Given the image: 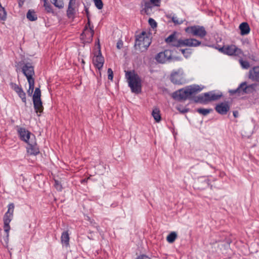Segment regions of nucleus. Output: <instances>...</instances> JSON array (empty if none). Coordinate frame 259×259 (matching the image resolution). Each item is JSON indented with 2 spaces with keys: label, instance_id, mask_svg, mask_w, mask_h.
Listing matches in <instances>:
<instances>
[{
  "label": "nucleus",
  "instance_id": "nucleus-47",
  "mask_svg": "<svg viewBox=\"0 0 259 259\" xmlns=\"http://www.w3.org/2000/svg\"><path fill=\"white\" fill-rule=\"evenodd\" d=\"M122 42H118L117 43V48L119 49H121V48L122 47Z\"/></svg>",
  "mask_w": 259,
  "mask_h": 259
},
{
  "label": "nucleus",
  "instance_id": "nucleus-30",
  "mask_svg": "<svg viewBox=\"0 0 259 259\" xmlns=\"http://www.w3.org/2000/svg\"><path fill=\"white\" fill-rule=\"evenodd\" d=\"M27 81L29 83V89L27 91V93L29 96H31L34 89V79L28 80Z\"/></svg>",
  "mask_w": 259,
  "mask_h": 259
},
{
  "label": "nucleus",
  "instance_id": "nucleus-15",
  "mask_svg": "<svg viewBox=\"0 0 259 259\" xmlns=\"http://www.w3.org/2000/svg\"><path fill=\"white\" fill-rule=\"evenodd\" d=\"M10 85L11 88L17 94L19 98H21L22 101L26 104V93L24 92L22 87L13 82H11Z\"/></svg>",
  "mask_w": 259,
  "mask_h": 259
},
{
  "label": "nucleus",
  "instance_id": "nucleus-21",
  "mask_svg": "<svg viewBox=\"0 0 259 259\" xmlns=\"http://www.w3.org/2000/svg\"><path fill=\"white\" fill-rule=\"evenodd\" d=\"M215 109L219 114L225 115L230 110V106L227 103L222 102L216 105Z\"/></svg>",
  "mask_w": 259,
  "mask_h": 259
},
{
  "label": "nucleus",
  "instance_id": "nucleus-40",
  "mask_svg": "<svg viewBox=\"0 0 259 259\" xmlns=\"http://www.w3.org/2000/svg\"><path fill=\"white\" fill-rule=\"evenodd\" d=\"M54 187L56 190L58 191H61L62 190V186L60 182L58 180H54Z\"/></svg>",
  "mask_w": 259,
  "mask_h": 259
},
{
  "label": "nucleus",
  "instance_id": "nucleus-18",
  "mask_svg": "<svg viewBox=\"0 0 259 259\" xmlns=\"http://www.w3.org/2000/svg\"><path fill=\"white\" fill-rule=\"evenodd\" d=\"M189 96L187 88L185 89H182L176 91L172 94V98L178 101L186 100Z\"/></svg>",
  "mask_w": 259,
  "mask_h": 259
},
{
  "label": "nucleus",
  "instance_id": "nucleus-5",
  "mask_svg": "<svg viewBox=\"0 0 259 259\" xmlns=\"http://www.w3.org/2000/svg\"><path fill=\"white\" fill-rule=\"evenodd\" d=\"M155 59L158 63L161 64L180 60L179 57H172V52L169 50H165L163 52H159L156 55Z\"/></svg>",
  "mask_w": 259,
  "mask_h": 259
},
{
  "label": "nucleus",
  "instance_id": "nucleus-23",
  "mask_svg": "<svg viewBox=\"0 0 259 259\" xmlns=\"http://www.w3.org/2000/svg\"><path fill=\"white\" fill-rule=\"evenodd\" d=\"M239 29L240 30V34L241 35H247L250 31L249 26L247 22L241 23L239 25Z\"/></svg>",
  "mask_w": 259,
  "mask_h": 259
},
{
  "label": "nucleus",
  "instance_id": "nucleus-3",
  "mask_svg": "<svg viewBox=\"0 0 259 259\" xmlns=\"http://www.w3.org/2000/svg\"><path fill=\"white\" fill-rule=\"evenodd\" d=\"M222 96L221 92L213 90L197 96L194 101L196 103L206 104L209 102L218 100Z\"/></svg>",
  "mask_w": 259,
  "mask_h": 259
},
{
  "label": "nucleus",
  "instance_id": "nucleus-11",
  "mask_svg": "<svg viewBox=\"0 0 259 259\" xmlns=\"http://www.w3.org/2000/svg\"><path fill=\"white\" fill-rule=\"evenodd\" d=\"M177 46V47L187 46L190 47H197L200 45L203 46H205L204 44H201V42L195 38H186L184 39H179L177 43L175 45Z\"/></svg>",
  "mask_w": 259,
  "mask_h": 259
},
{
  "label": "nucleus",
  "instance_id": "nucleus-4",
  "mask_svg": "<svg viewBox=\"0 0 259 259\" xmlns=\"http://www.w3.org/2000/svg\"><path fill=\"white\" fill-rule=\"evenodd\" d=\"M209 47L214 48L215 49L218 50L223 54L229 56H236L241 57L243 55V52L240 49L237 48L235 45H231L224 46L222 47H220L219 45H211L209 46Z\"/></svg>",
  "mask_w": 259,
  "mask_h": 259
},
{
  "label": "nucleus",
  "instance_id": "nucleus-10",
  "mask_svg": "<svg viewBox=\"0 0 259 259\" xmlns=\"http://www.w3.org/2000/svg\"><path fill=\"white\" fill-rule=\"evenodd\" d=\"M16 128L19 137L21 141L28 143L32 140H35V136L25 128L17 126Z\"/></svg>",
  "mask_w": 259,
  "mask_h": 259
},
{
  "label": "nucleus",
  "instance_id": "nucleus-48",
  "mask_svg": "<svg viewBox=\"0 0 259 259\" xmlns=\"http://www.w3.org/2000/svg\"><path fill=\"white\" fill-rule=\"evenodd\" d=\"M90 179V178H88L87 179H82L81 180V184H84V183H87L88 182V180Z\"/></svg>",
  "mask_w": 259,
  "mask_h": 259
},
{
  "label": "nucleus",
  "instance_id": "nucleus-51",
  "mask_svg": "<svg viewBox=\"0 0 259 259\" xmlns=\"http://www.w3.org/2000/svg\"><path fill=\"white\" fill-rule=\"evenodd\" d=\"M210 189H212V185L210 186Z\"/></svg>",
  "mask_w": 259,
  "mask_h": 259
},
{
  "label": "nucleus",
  "instance_id": "nucleus-6",
  "mask_svg": "<svg viewBox=\"0 0 259 259\" xmlns=\"http://www.w3.org/2000/svg\"><path fill=\"white\" fill-rule=\"evenodd\" d=\"M8 209L3 217L4 229L7 234L6 238L8 240L9 237V232L11 229L10 223L13 218V212L14 210V204L13 203H10L8 206Z\"/></svg>",
  "mask_w": 259,
  "mask_h": 259
},
{
  "label": "nucleus",
  "instance_id": "nucleus-8",
  "mask_svg": "<svg viewBox=\"0 0 259 259\" xmlns=\"http://www.w3.org/2000/svg\"><path fill=\"white\" fill-rule=\"evenodd\" d=\"M87 17L88 19V24L89 26V29L88 28L87 25H86L84 28L83 31L81 34V39L84 40L85 42L90 43L93 40V37L94 34V31L93 29V26H90V21L89 17V11L86 9L85 10Z\"/></svg>",
  "mask_w": 259,
  "mask_h": 259
},
{
  "label": "nucleus",
  "instance_id": "nucleus-43",
  "mask_svg": "<svg viewBox=\"0 0 259 259\" xmlns=\"http://www.w3.org/2000/svg\"><path fill=\"white\" fill-rule=\"evenodd\" d=\"M148 22L150 26L152 28H154L156 27L157 26V23L152 18H149L148 20Z\"/></svg>",
  "mask_w": 259,
  "mask_h": 259
},
{
  "label": "nucleus",
  "instance_id": "nucleus-27",
  "mask_svg": "<svg viewBox=\"0 0 259 259\" xmlns=\"http://www.w3.org/2000/svg\"><path fill=\"white\" fill-rule=\"evenodd\" d=\"M165 40L166 43L171 44L172 46L177 47V46L175 45L178 41V40H177L176 38V32H174L171 33Z\"/></svg>",
  "mask_w": 259,
  "mask_h": 259
},
{
  "label": "nucleus",
  "instance_id": "nucleus-24",
  "mask_svg": "<svg viewBox=\"0 0 259 259\" xmlns=\"http://www.w3.org/2000/svg\"><path fill=\"white\" fill-rule=\"evenodd\" d=\"M69 235L68 231H65L62 232L61 236V241L63 245L66 247L69 246Z\"/></svg>",
  "mask_w": 259,
  "mask_h": 259
},
{
  "label": "nucleus",
  "instance_id": "nucleus-1",
  "mask_svg": "<svg viewBox=\"0 0 259 259\" xmlns=\"http://www.w3.org/2000/svg\"><path fill=\"white\" fill-rule=\"evenodd\" d=\"M151 43V39L145 31L136 36L135 48L141 52H145Z\"/></svg>",
  "mask_w": 259,
  "mask_h": 259
},
{
  "label": "nucleus",
  "instance_id": "nucleus-49",
  "mask_svg": "<svg viewBox=\"0 0 259 259\" xmlns=\"http://www.w3.org/2000/svg\"><path fill=\"white\" fill-rule=\"evenodd\" d=\"M233 114L234 116L235 117H236L238 116V113L237 111H233Z\"/></svg>",
  "mask_w": 259,
  "mask_h": 259
},
{
  "label": "nucleus",
  "instance_id": "nucleus-50",
  "mask_svg": "<svg viewBox=\"0 0 259 259\" xmlns=\"http://www.w3.org/2000/svg\"><path fill=\"white\" fill-rule=\"evenodd\" d=\"M200 167V165L198 164V165H195V166H194L193 167H191V169H193L194 168H199Z\"/></svg>",
  "mask_w": 259,
  "mask_h": 259
},
{
  "label": "nucleus",
  "instance_id": "nucleus-42",
  "mask_svg": "<svg viewBox=\"0 0 259 259\" xmlns=\"http://www.w3.org/2000/svg\"><path fill=\"white\" fill-rule=\"evenodd\" d=\"M176 109L181 113L184 114L189 111L190 109L183 107L182 105L177 106Z\"/></svg>",
  "mask_w": 259,
  "mask_h": 259
},
{
  "label": "nucleus",
  "instance_id": "nucleus-33",
  "mask_svg": "<svg viewBox=\"0 0 259 259\" xmlns=\"http://www.w3.org/2000/svg\"><path fill=\"white\" fill-rule=\"evenodd\" d=\"M212 111V110L211 109L198 108L196 109V111L198 113L203 116L207 115Z\"/></svg>",
  "mask_w": 259,
  "mask_h": 259
},
{
  "label": "nucleus",
  "instance_id": "nucleus-39",
  "mask_svg": "<svg viewBox=\"0 0 259 259\" xmlns=\"http://www.w3.org/2000/svg\"><path fill=\"white\" fill-rule=\"evenodd\" d=\"M180 50L184 56L186 58H189L192 53L191 50L190 49H181Z\"/></svg>",
  "mask_w": 259,
  "mask_h": 259
},
{
  "label": "nucleus",
  "instance_id": "nucleus-44",
  "mask_svg": "<svg viewBox=\"0 0 259 259\" xmlns=\"http://www.w3.org/2000/svg\"><path fill=\"white\" fill-rule=\"evenodd\" d=\"M108 78L109 80H112L113 78V72L111 68H108L107 70Z\"/></svg>",
  "mask_w": 259,
  "mask_h": 259
},
{
  "label": "nucleus",
  "instance_id": "nucleus-52",
  "mask_svg": "<svg viewBox=\"0 0 259 259\" xmlns=\"http://www.w3.org/2000/svg\"><path fill=\"white\" fill-rule=\"evenodd\" d=\"M82 63H84V61L83 60L82 61Z\"/></svg>",
  "mask_w": 259,
  "mask_h": 259
},
{
  "label": "nucleus",
  "instance_id": "nucleus-29",
  "mask_svg": "<svg viewBox=\"0 0 259 259\" xmlns=\"http://www.w3.org/2000/svg\"><path fill=\"white\" fill-rule=\"evenodd\" d=\"M152 115L156 122H158L161 120L160 111L158 108H155L153 110Z\"/></svg>",
  "mask_w": 259,
  "mask_h": 259
},
{
  "label": "nucleus",
  "instance_id": "nucleus-13",
  "mask_svg": "<svg viewBox=\"0 0 259 259\" xmlns=\"http://www.w3.org/2000/svg\"><path fill=\"white\" fill-rule=\"evenodd\" d=\"M22 71L28 80L34 79L33 76L34 75V67L32 64L27 62L22 67Z\"/></svg>",
  "mask_w": 259,
  "mask_h": 259
},
{
  "label": "nucleus",
  "instance_id": "nucleus-28",
  "mask_svg": "<svg viewBox=\"0 0 259 259\" xmlns=\"http://www.w3.org/2000/svg\"><path fill=\"white\" fill-rule=\"evenodd\" d=\"M27 18L30 21H34L37 19V15L33 10H29L26 14Z\"/></svg>",
  "mask_w": 259,
  "mask_h": 259
},
{
  "label": "nucleus",
  "instance_id": "nucleus-14",
  "mask_svg": "<svg viewBox=\"0 0 259 259\" xmlns=\"http://www.w3.org/2000/svg\"><path fill=\"white\" fill-rule=\"evenodd\" d=\"M247 77L252 81L259 83V65L251 67L248 72Z\"/></svg>",
  "mask_w": 259,
  "mask_h": 259
},
{
  "label": "nucleus",
  "instance_id": "nucleus-45",
  "mask_svg": "<svg viewBox=\"0 0 259 259\" xmlns=\"http://www.w3.org/2000/svg\"><path fill=\"white\" fill-rule=\"evenodd\" d=\"M137 259H151V258L146 255L142 254V255H140V256H139L137 258Z\"/></svg>",
  "mask_w": 259,
  "mask_h": 259
},
{
  "label": "nucleus",
  "instance_id": "nucleus-2",
  "mask_svg": "<svg viewBox=\"0 0 259 259\" xmlns=\"http://www.w3.org/2000/svg\"><path fill=\"white\" fill-rule=\"evenodd\" d=\"M125 76L128 80V86L133 93H139L141 92V80L139 76L134 72L127 71Z\"/></svg>",
  "mask_w": 259,
  "mask_h": 259
},
{
  "label": "nucleus",
  "instance_id": "nucleus-46",
  "mask_svg": "<svg viewBox=\"0 0 259 259\" xmlns=\"http://www.w3.org/2000/svg\"><path fill=\"white\" fill-rule=\"evenodd\" d=\"M19 7H21L25 2V0H18Z\"/></svg>",
  "mask_w": 259,
  "mask_h": 259
},
{
  "label": "nucleus",
  "instance_id": "nucleus-41",
  "mask_svg": "<svg viewBox=\"0 0 259 259\" xmlns=\"http://www.w3.org/2000/svg\"><path fill=\"white\" fill-rule=\"evenodd\" d=\"M95 6L99 10H101L103 7V3L102 0H93Z\"/></svg>",
  "mask_w": 259,
  "mask_h": 259
},
{
  "label": "nucleus",
  "instance_id": "nucleus-36",
  "mask_svg": "<svg viewBox=\"0 0 259 259\" xmlns=\"http://www.w3.org/2000/svg\"><path fill=\"white\" fill-rule=\"evenodd\" d=\"M239 62L243 69H247L250 67L249 63L247 61L243 60L241 57L239 59Z\"/></svg>",
  "mask_w": 259,
  "mask_h": 259
},
{
  "label": "nucleus",
  "instance_id": "nucleus-37",
  "mask_svg": "<svg viewBox=\"0 0 259 259\" xmlns=\"http://www.w3.org/2000/svg\"><path fill=\"white\" fill-rule=\"evenodd\" d=\"M172 22L175 25H180L184 22V20L182 19H179L175 14L171 17Z\"/></svg>",
  "mask_w": 259,
  "mask_h": 259
},
{
  "label": "nucleus",
  "instance_id": "nucleus-25",
  "mask_svg": "<svg viewBox=\"0 0 259 259\" xmlns=\"http://www.w3.org/2000/svg\"><path fill=\"white\" fill-rule=\"evenodd\" d=\"M76 0H70L67 10V15L69 18L73 17L75 14V10L73 7L75 4Z\"/></svg>",
  "mask_w": 259,
  "mask_h": 259
},
{
  "label": "nucleus",
  "instance_id": "nucleus-16",
  "mask_svg": "<svg viewBox=\"0 0 259 259\" xmlns=\"http://www.w3.org/2000/svg\"><path fill=\"white\" fill-rule=\"evenodd\" d=\"M208 177H201L198 178L195 183V185L197 189L203 190L210 185Z\"/></svg>",
  "mask_w": 259,
  "mask_h": 259
},
{
  "label": "nucleus",
  "instance_id": "nucleus-22",
  "mask_svg": "<svg viewBox=\"0 0 259 259\" xmlns=\"http://www.w3.org/2000/svg\"><path fill=\"white\" fill-rule=\"evenodd\" d=\"M34 108L38 116L43 112L44 107L41 100H33Z\"/></svg>",
  "mask_w": 259,
  "mask_h": 259
},
{
  "label": "nucleus",
  "instance_id": "nucleus-26",
  "mask_svg": "<svg viewBox=\"0 0 259 259\" xmlns=\"http://www.w3.org/2000/svg\"><path fill=\"white\" fill-rule=\"evenodd\" d=\"M187 89L188 91V95L189 96L195 94L198 92H199L201 91V89L198 85L197 84H193L187 87Z\"/></svg>",
  "mask_w": 259,
  "mask_h": 259
},
{
  "label": "nucleus",
  "instance_id": "nucleus-12",
  "mask_svg": "<svg viewBox=\"0 0 259 259\" xmlns=\"http://www.w3.org/2000/svg\"><path fill=\"white\" fill-rule=\"evenodd\" d=\"M98 52L97 54L95 55L93 59V63L94 66L98 68V69H101L102 68L104 63V58L102 56L101 51V48L99 43V39L98 40Z\"/></svg>",
  "mask_w": 259,
  "mask_h": 259
},
{
  "label": "nucleus",
  "instance_id": "nucleus-31",
  "mask_svg": "<svg viewBox=\"0 0 259 259\" xmlns=\"http://www.w3.org/2000/svg\"><path fill=\"white\" fill-rule=\"evenodd\" d=\"M177 234L175 232H172L168 235L166 237V240L168 242L171 243H173L177 238Z\"/></svg>",
  "mask_w": 259,
  "mask_h": 259
},
{
  "label": "nucleus",
  "instance_id": "nucleus-17",
  "mask_svg": "<svg viewBox=\"0 0 259 259\" xmlns=\"http://www.w3.org/2000/svg\"><path fill=\"white\" fill-rule=\"evenodd\" d=\"M241 84H243V85H242V91L243 94L253 93L256 91L258 87L257 83L254 82L253 83L247 84L246 81H244Z\"/></svg>",
  "mask_w": 259,
  "mask_h": 259
},
{
  "label": "nucleus",
  "instance_id": "nucleus-34",
  "mask_svg": "<svg viewBox=\"0 0 259 259\" xmlns=\"http://www.w3.org/2000/svg\"><path fill=\"white\" fill-rule=\"evenodd\" d=\"M242 85H243V84L240 83L237 89L230 90L229 93L231 95H234L236 94L243 95V91H242Z\"/></svg>",
  "mask_w": 259,
  "mask_h": 259
},
{
  "label": "nucleus",
  "instance_id": "nucleus-9",
  "mask_svg": "<svg viewBox=\"0 0 259 259\" xmlns=\"http://www.w3.org/2000/svg\"><path fill=\"white\" fill-rule=\"evenodd\" d=\"M144 8L142 13L147 15L150 16L153 14L152 9L154 7H159L160 5V0H142Z\"/></svg>",
  "mask_w": 259,
  "mask_h": 259
},
{
  "label": "nucleus",
  "instance_id": "nucleus-20",
  "mask_svg": "<svg viewBox=\"0 0 259 259\" xmlns=\"http://www.w3.org/2000/svg\"><path fill=\"white\" fill-rule=\"evenodd\" d=\"M171 81L176 84H182L184 83V79L182 75L180 74V70L172 72L170 76Z\"/></svg>",
  "mask_w": 259,
  "mask_h": 259
},
{
  "label": "nucleus",
  "instance_id": "nucleus-32",
  "mask_svg": "<svg viewBox=\"0 0 259 259\" xmlns=\"http://www.w3.org/2000/svg\"><path fill=\"white\" fill-rule=\"evenodd\" d=\"M51 3L57 8L62 9L64 7L63 0H51Z\"/></svg>",
  "mask_w": 259,
  "mask_h": 259
},
{
  "label": "nucleus",
  "instance_id": "nucleus-7",
  "mask_svg": "<svg viewBox=\"0 0 259 259\" xmlns=\"http://www.w3.org/2000/svg\"><path fill=\"white\" fill-rule=\"evenodd\" d=\"M185 31L188 33L192 34L193 36H198L200 38H203L207 34V32L203 26L193 25L185 28Z\"/></svg>",
  "mask_w": 259,
  "mask_h": 259
},
{
  "label": "nucleus",
  "instance_id": "nucleus-19",
  "mask_svg": "<svg viewBox=\"0 0 259 259\" xmlns=\"http://www.w3.org/2000/svg\"><path fill=\"white\" fill-rule=\"evenodd\" d=\"M27 144V152L28 153L31 155H36L39 154V150L36 144L35 139L32 140Z\"/></svg>",
  "mask_w": 259,
  "mask_h": 259
},
{
  "label": "nucleus",
  "instance_id": "nucleus-38",
  "mask_svg": "<svg viewBox=\"0 0 259 259\" xmlns=\"http://www.w3.org/2000/svg\"><path fill=\"white\" fill-rule=\"evenodd\" d=\"M44 6L45 8V10L48 13H53V10L51 5L47 2V0H44Z\"/></svg>",
  "mask_w": 259,
  "mask_h": 259
},
{
  "label": "nucleus",
  "instance_id": "nucleus-35",
  "mask_svg": "<svg viewBox=\"0 0 259 259\" xmlns=\"http://www.w3.org/2000/svg\"><path fill=\"white\" fill-rule=\"evenodd\" d=\"M41 91L39 88H37L34 91V94L33 95V100H41Z\"/></svg>",
  "mask_w": 259,
  "mask_h": 259
}]
</instances>
